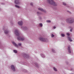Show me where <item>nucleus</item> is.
Listing matches in <instances>:
<instances>
[{
    "label": "nucleus",
    "mask_w": 74,
    "mask_h": 74,
    "mask_svg": "<svg viewBox=\"0 0 74 74\" xmlns=\"http://www.w3.org/2000/svg\"><path fill=\"white\" fill-rule=\"evenodd\" d=\"M15 33L16 36H18L17 37V39L18 40H20L21 41H23L24 40V37H22L19 36V31L18 29H16L15 31H14Z\"/></svg>",
    "instance_id": "f257e3e1"
},
{
    "label": "nucleus",
    "mask_w": 74,
    "mask_h": 74,
    "mask_svg": "<svg viewBox=\"0 0 74 74\" xmlns=\"http://www.w3.org/2000/svg\"><path fill=\"white\" fill-rule=\"evenodd\" d=\"M68 40L69 41H70V42H71V41H72V40H71V38H70V37H68Z\"/></svg>",
    "instance_id": "ddd939ff"
},
{
    "label": "nucleus",
    "mask_w": 74,
    "mask_h": 74,
    "mask_svg": "<svg viewBox=\"0 0 74 74\" xmlns=\"http://www.w3.org/2000/svg\"><path fill=\"white\" fill-rule=\"evenodd\" d=\"M69 13H70V14H71V12H69Z\"/></svg>",
    "instance_id": "7c9ffc66"
},
{
    "label": "nucleus",
    "mask_w": 74,
    "mask_h": 74,
    "mask_svg": "<svg viewBox=\"0 0 74 74\" xmlns=\"http://www.w3.org/2000/svg\"><path fill=\"white\" fill-rule=\"evenodd\" d=\"M11 69L13 71H15V66L13 65H12L11 66Z\"/></svg>",
    "instance_id": "39448f33"
},
{
    "label": "nucleus",
    "mask_w": 74,
    "mask_h": 74,
    "mask_svg": "<svg viewBox=\"0 0 74 74\" xmlns=\"http://www.w3.org/2000/svg\"><path fill=\"white\" fill-rule=\"evenodd\" d=\"M14 2L16 4H19V1L18 0H15Z\"/></svg>",
    "instance_id": "6e6552de"
},
{
    "label": "nucleus",
    "mask_w": 74,
    "mask_h": 74,
    "mask_svg": "<svg viewBox=\"0 0 74 74\" xmlns=\"http://www.w3.org/2000/svg\"><path fill=\"white\" fill-rule=\"evenodd\" d=\"M52 51L53 52H55V50L53 49H52Z\"/></svg>",
    "instance_id": "a878e982"
},
{
    "label": "nucleus",
    "mask_w": 74,
    "mask_h": 74,
    "mask_svg": "<svg viewBox=\"0 0 74 74\" xmlns=\"http://www.w3.org/2000/svg\"><path fill=\"white\" fill-rule=\"evenodd\" d=\"M66 21L68 23H73V22H74V20L72 18H70L67 19L66 20Z\"/></svg>",
    "instance_id": "7ed1b4c3"
},
{
    "label": "nucleus",
    "mask_w": 74,
    "mask_h": 74,
    "mask_svg": "<svg viewBox=\"0 0 74 74\" xmlns=\"http://www.w3.org/2000/svg\"><path fill=\"white\" fill-rule=\"evenodd\" d=\"M12 43L13 44V45H15V46L16 47H17V48H18V45H16V43H15V42H12Z\"/></svg>",
    "instance_id": "9b49d317"
},
{
    "label": "nucleus",
    "mask_w": 74,
    "mask_h": 74,
    "mask_svg": "<svg viewBox=\"0 0 74 74\" xmlns=\"http://www.w3.org/2000/svg\"><path fill=\"white\" fill-rule=\"evenodd\" d=\"M48 1L50 4H52V5H57L56 3L54 2L53 0H48Z\"/></svg>",
    "instance_id": "f03ea898"
},
{
    "label": "nucleus",
    "mask_w": 74,
    "mask_h": 74,
    "mask_svg": "<svg viewBox=\"0 0 74 74\" xmlns=\"http://www.w3.org/2000/svg\"><path fill=\"white\" fill-rule=\"evenodd\" d=\"M61 36L62 37H64V34H61Z\"/></svg>",
    "instance_id": "aec40b11"
},
{
    "label": "nucleus",
    "mask_w": 74,
    "mask_h": 74,
    "mask_svg": "<svg viewBox=\"0 0 74 74\" xmlns=\"http://www.w3.org/2000/svg\"><path fill=\"white\" fill-rule=\"evenodd\" d=\"M4 33L6 34H8V30H5L4 31Z\"/></svg>",
    "instance_id": "f8f14e48"
},
{
    "label": "nucleus",
    "mask_w": 74,
    "mask_h": 74,
    "mask_svg": "<svg viewBox=\"0 0 74 74\" xmlns=\"http://www.w3.org/2000/svg\"><path fill=\"white\" fill-rule=\"evenodd\" d=\"M38 10L40 11H42V12H45V10H44L43 9L40 8H38Z\"/></svg>",
    "instance_id": "9d476101"
},
{
    "label": "nucleus",
    "mask_w": 74,
    "mask_h": 74,
    "mask_svg": "<svg viewBox=\"0 0 74 74\" xmlns=\"http://www.w3.org/2000/svg\"><path fill=\"white\" fill-rule=\"evenodd\" d=\"M66 34L67 36H70V34H69V33H67Z\"/></svg>",
    "instance_id": "5701e85b"
},
{
    "label": "nucleus",
    "mask_w": 74,
    "mask_h": 74,
    "mask_svg": "<svg viewBox=\"0 0 74 74\" xmlns=\"http://www.w3.org/2000/svg\"><path fill=\"white\" fill-rule=\"evenodd\" d=\"M42 57H43V58H44L45 57V56H44V55H42Z\"/></svg>",
    "instance_id": "cd10ccee"
},
{
    "label": "nucleus",
    "mask_w": 74,
    "mask_h": 74,
    "mask_svg": "<svg viewBox=\"0 0 74 74\" xmlns=\"http://www.w3.org/2000/svg\"><path fill=\"white\" fill-rule=\"evenodd\" d=\"M21 28L23 30H26L27 29V27H21Z\"/></svg>",
    "instance_id": "1a4fd4ad"
},
{
    "label": "nucleus",
    "mask_w": 74,
    "mask_h": 74,
    "mask_svg": "<svg viewBox=\"0 0 74 74\" xmlns=\"http://www.w3.org/2000/svg\"><path fill=\"white\" fill-rule=\"evenodd\" d=\"M18 25H23V22L22 21H20L18 22Z\"/></svg>",
    "instance_id": "423d86ee"
},
{
    "label": "nucleus",
    "mask_w": 74,
    "mask_h": 74,
    "mask_svg": "<svg viewBox=\"0 0 74 74\" xmlns=\"http://www.w3.org/2000/svg\"><path fill=\"white\" fill-rule=\"evenodd\" d=\"M53 29H56V27L55 26H54L53 27Z\"/></svg>",
    "instance_id": "bb28decb"
},
{
    "label": "nucleus",
    "mask_w": 74,
    "mask_h": 74,
    "mask_svg": "<svg viewBox=\"0 0 74 74\" xmlns=\"http://www.w3.org/2000/svg\"><path fill=\"white\" fill-rule=\"evenodd\" d=\"M39 40L41 41H43L44 42H47V39H45L42 37H40L39 38Z\"/></svg>",
    "instance_id": "20e7f679"
},
{
    "label": "nucleus",
    "mask_w": 74,
    "mask_h": 74,
    "mask_svg": "<svg viewBox=\"0 0 74 74\" xmlns=\"http://www.w3.org/2000/svg\"><path fill=\"white\" fill-rule=\"evenodd\" d=\"M13 51L14 52V53H16L18 52L17 50H14Z\"/></svg>",
    "instance_id": "4468645a"
},
{
    "label": "nucleus",
    "mask_w": 74,
    "mask_h": 74,
    "mask_svg": "<svg viewBox=\"0 0 74 74\" xmlns=\"http://www.w3.org/2000/svg\"><path fill=\"white\" fill-rule=\"evenodd\" d=\"M18 45H19V46H21V43H19L18 44Z\"/></svg>",
    "instance_id": "393cba45"
},
{
    "label": "nucleus",
    "mask_w": 74,
    "mask_h": 74,
    "mask_svg": "<svg viewBox=\"0 0 74 74\" xmlns=\"http://www.w3.org/2000/svg\"><path fill=\"white\" fill-rule=\"evenodd\" d=\"M53 70L55 71H58V70L56 69V68L55 67H53Z\"/></svg>",
    "instance_id": "dca6fc26"
},
{
    "label": "nucleus",
    "mask_w": 74,
    "mask_h": 74,
    "mask_svg": "<svg viewBox=\"0 0 74 74\" xmlns=\"http://www.w3.org/2000/svg\"><path fill=\"white\" fill-rule=\"evenodd\" d=\"M63 5H66V4L65 3H63Z\"/></svg>",
    "instance_id": "412c9836"
},
{
    "label": "nucleus",
    "mask_w": 74,
    "mask_h": 74,
    "mask_svg": "<svg viewBox=\"0 0 74 74\" xmlns=\"http://www.w3.org/2000/svg\"><path fill=\"white\" fill-rule=\"evenodd\" d=\"M15 7H16V8H19V6L17 5H15Z\"/></svg>",
    "instance_id": "a211bd4d"
},
{
    "label": "nucleus",
    "mask_w": 74,
    "mask_h": 74,
    "mask_svg": "<svg viewBox=\"0 0 74 74\" xmlns=\"http://www.w3.org/2000/svg\"><path fill=\"white\" fill-rule=\"evenodd\" d=\"M70 32H72V29H70Z\"/></svg>",
    "instance_id": "c85d7f7f"
},
{
    "label": "nucleus",
    "mask_w": 74,
    "mask_h": 74,
    "mask_svg": "<svg viewBox=\"0 0 74 74\" xmlns=\"http://www.w3.org/2000/svg\"><path fill=\"white\" fill-rule=\"evenodd\" d=\"M54 37V35L53 34H51V37Z\"/></svg>",
    "instance_id": "4be33fe9"
},
{
    "label": "nucleus",
    "mask_w": 74,
    "mask_h": 74,
    "mask_svg": "<svg viewBox=\"0 0 74 74\" xmlns=\"http://www.w3.org/2000/svg\"><path fill=\"white\" fill-rule=\"evenodd\" d=\"M39 13V12H37V14H38V13Z\"/></svg>",
    "instance_id": "c756f323"
},
{
    "label": "nucleus",
    "mask_w": 74,
    "mask_h": 74,
    "mask_svg": "<svg viewBox=\"0 0 74 74\" xmlns=\"http://www.w3.org/2000/svg\"><path fill=\"white\" fill-rule=\"evenodd\" d=\"M30 5H32V6H33V3H30Z\"/></svg>",
    "instance_id": "b1692460"
},
{
    "label": "nucleus",
    "mask_w": 74,
    "mask_h": 74,
    "mask_svg": "<svg viewBox=\"0 0 74 74\" xmlns=\"http://www.w3.org/2000/svg\"><path fill=\"white\" fill-rule=\"evenodd\" d=\"M40 27H42V23H40L39 24Z\"/></svg>",
    "instance_id": "f3484780"
},
{
    "label": "nucleus",
    "mask_w": 74,
    "mask_h": 74,
    "mask_svg": "<svg viewBox=\"0 0 74 74\" xmlns=\"http://www.w3.org/2000/svg\"><path fill=\"white\" fill-rule=\"evenodd\" d=\"M68 50L69 53H71V50L70 49V47L69 46L68 47Z\"/></svg>",
    "instance_id": "0eeeda50"
},
{
    "label": "nucleus",
    "mask_w": 74,
    "mask_h": 74,
    "mask_svg": "<svg viewBox=\"0 0 74 74\" xmlns=\"http://www.w3.org/2000/svg\"><path fill=\"white\" fill-rule=\"evenodd\" d=\"M46 22H47V23H51V21L49 20L46 21Z\"/></svg>",
    "instance_id": "2eb2a0df"
},
{
    "label": "nucleus",
    "mask_w": 74,
    "mask_h": 74,
    "mask_svg": "<svg viewBox=\"0 0 74 74\" xmlns=\"http://www.w3.org/2000/svg\"><path fill=\"white\" fill-rule=\"evenodd\" d=\"M27 56V55L24 54H23V56H24V57H26V56Z\"/></svg>",
    "instance_id": "6ab92c4d"
}]
</instances>
